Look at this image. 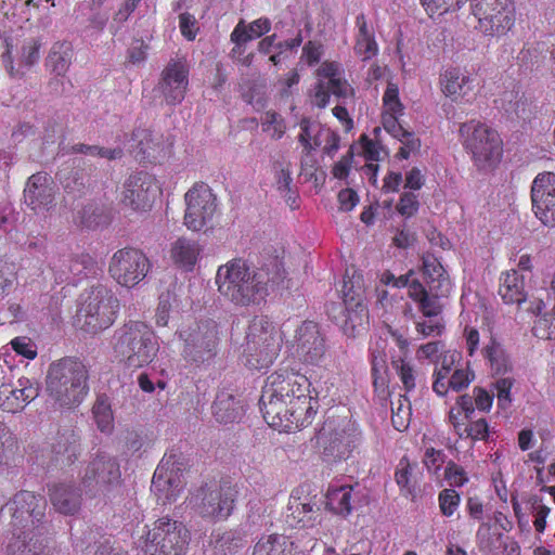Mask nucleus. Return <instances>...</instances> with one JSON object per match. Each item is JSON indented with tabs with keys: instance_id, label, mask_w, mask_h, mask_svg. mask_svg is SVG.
<instances>
[{
	"instance_id": "nucleus-1",
	"label": "nucleus",
	"mask_w": 555,
	"mask_h": 555,
	"mask_svg": "<svg viewBox=\"0 0 555 555\" xmlns=\"http://www.w3.org/2000/svg\"><path fill=\"white\" fill-rule=\"evenodd\" d=\"M309 386L305 375L287 370L268 376L260 398L268 425L279 431H292L309 425L317 404L307 393Z\"/></svg>"
},
{
	"instance_id": "nucleus-2",
	"label": "nucleus",
	"mask_w": 555,
	"mask_h": 555,
	"mask_svg": "<svg viewBox=\"0 0 555 555\" xmlns=\"http://www.w3.org/2000/svg\"><path fill=\"white\" fill-rule=\"evenodd\" d=\"M423 275L426 280L429 291L414 278V272L410 270L406 274L395 276L391 272H384L380 282L384 285L395 287H408V294L418 305V309L428 320L416 323V331L423 337H436L441 335L444 325L437 319L441 311V305L438 299L448 297L452 289V282L442 264L434 256L423 257Z\"/></svg>"
},
{
	"instance_id": "nucleus-3",
	"label": "nucleus",
	"mask_w": 555,
	"mask_h": 555,
	"mask_svg": "<svg viewBox=\"0 0 555 555\" xmlns=\"http://www.w3.org/2000/svg\"><path fill=\"white\" fill-rule=\"evenodd\" d=\"M284 269L278 258L260 268H251L243 259H233L220 266L216 273L219 294L238 307L259 305L269 288L284 279Z\"/></svg>"
},
{
	"instance_id": "nucleus-4",
	"label": "nucleus",
	"mask_w": 555,
	"mask_h": 555,
	"mask_svg": "<svg viewBox=\"0 0 555 555\" xmlns=\"http://www.w3.org/2000/svg\"><path fill=\"white\" fill-rule=\"evenodd\" d=\"M459 137L476 170L488 173L499 166L503 156V140L495 129L472 119L461 124Z\"/></svg>"
},
{
	"instance_id": "nucleus-5",
	"label": "nucleus",
	"mask_w": 555,
	"mask_h": 555,
	"mask_svg": "<svg viewBox=\"0 0 555 555\" xmlns=\"http://www.w3.org/2000/svg\"><path fill=\"white\" fill-rule=\"evenodd\" d=\"M88 372L77 360L65 358L53 362L47 374V391L60 408L79 404L88 392Z\"/></svg>"
},
{
	"instance_id": "nucleus-6",
	"label": "nucleus",
	"mask_w": 555,
	"mask_h": 555,
	"mask_svg": "<svg viewBox=\"0 0 555 555\" xmlns=\"http://www.w3.org/2000/svg\"><path fill=\"white\" fill-rule=\"evenodd\" d=\"M116 358L130 369L150 364L157 356L159 345L152 328L142 322H129L114 335Z\"/></svg>"
},
{
	"instance_id": "nucleus-7",
	"label": "nucleus",
	"mask_w": 555,
	"mask_h": 555,
	"mask_svg": "<svg viewBox=\"0 0 555 555\" xmlns=\"http://www.w3.org/2000/svg\"><path fill=\"white\" fill-rule=\"evenodd\" d=\"M281 345V333L274 324L267 317H255L246 335L245 365L250 370L268 369L276 359Z\"/></svg>"
},
{
	"instance_id": "nucleus-8",
	"label": "nucleus",
	"mask_w": 555,
	"mask_h": 555,
	"mask_svg": "<svg viewBox=\"0 0 555 555\" xmlns=\"http://www.w3.org/2000/svg\"><path fill=\"white\" fill-rule=\"evenodd\" d=\"M118 311L117 297L105 286L99 285L83 298L77 312V324L86 333L98 334L114 324Z\"/></svg>"
},
{
	"instance_id": "nucleus-9",
	"label": "nucleus",
	"mask_w": 555,
	"mask_h": 555,
	"mask_svg": "<svg viewBox=\"0 0 555 555\" xmlns=\"http://www.w3.org/2000/svg\"><path fill=\"white\" fill-rule=\"evenodd\" d=\"M324 438L323 460L330 464L349 459L361 442L358 425L349 417H328L322 429Z\"/></svg>"
},
{
	"instance_id": "nucleus-10",
	"label": "nucleus",
	"mask_w": 555,
	"mask_h": 555,
	"mask_svg": "<svg viewBox=\"0 0 555 555\" xmlns=\"http://www.w3.org/2000/svg\"><path fill=\"white\" fill-rule=\"evenodd\" d=\"M190 542V532L179 520L164 516L149 528L143 541V550L150 555H180Z\"/></svg>"
},
{
	"instance_id": "nucleus-11",
	"label": "nucleus",
	"mask_w": 555,
	"mask_h": 555,
	"mask_svg": "<svg viewBox=\"0 0 555 555\" xmlns=\"http://www.w3.org/2000/svg\"><path fill=\"white\" fill-rule=\"evenodd\" d=\"M237 491L229 486L201 487L186 498L191 511L209 521L225 520L233 512Z\"/></svg>"
},
{
	"instance_id": "nucleus-12",
	"label": "nucleus",
	"mask_w": 555,
	"mask_h": 555,
	"mask_svg": "<svg viewBox=\"0 0 555 555\" xmlns=\"http://www.w3.org/2000/svg\"><path fill=\"white\" fill-rule=\"evenodd\" d=\"M5 506L11 514L12 530L30 533L39 531L48 534L44 521L47 501L43 496L30 491H21Z\"/></svg>"
},
{
	"instance_id": "nucleus-13",
	"label": "nucleus",
	"mask_w": 555,
	"mask_h": 555,
	"mask_svg": "<svg viewBox=\"0 0 555 555\" xmlns=\"http://www.w3.org/2000/svg\"><path fill=\"white\" fill-rule=\"evenodd\" d=\"M470 7L478 22L477 28L485 36H504L515 24L512 0H470Z\"/></svg>"
},
{
	"instance_id": "nucleus-14",
	"label": "nucleus",
	"mask_w": 555,
	"mask_h": 555,
	"mask_svg": "<svg viewBox=\"0 0 555 555\" xmlns=\"http://www.w3.org/2000/svg\"><path fill=\"white\" fill-rule=\"evenodd\" d=\"M181 356L190 362L199 363L215 354L217 331L210 322H193L178 332Z\"/></svg>"
},
{
	"instance_id": "nucleus-15",
	"label": "nucleus",
	"mask_w": 555,
	"mask_h": 555,
	"mask_svg": "<svg viewBox=\"0 0 555 555\" xmlns=\"http://www.w3.org/2000/svg\"><path fill=\"white\" fill-rule=\"evenodd\" d=\"M151 269L149 258L135 248H122L111 258L109 275L124 287H133L145 279Z\"/></svg>"
},
{
	"instance_id": "nucleus-16",
	"label": "nucleus",
	"mask_w": 555,
	"mask_h": 555,
	"mask_svg": "<svg viewBox=\"0 0 555 555\" xmlns=\"http://www.w3.org/2000/svg\"><path fill=\"white\" fill-rule=\"evenodd\" d=\"M461 353L448 351L442 356L440 366L434 372L433 390L438 396H446L449 390L461 391L474 380V373L468 366H460Z\"/></svg>"
},
{
	"instance_id": "nucleus-17",
	"label": "nucleus",
	"mask_w": 555,
	"mask_h": 555,
	"mask_svg": "<svg viewBox=\"0 0 555 555\" xmlns=\"http://www.w3.org/2000/svg\"><path fill=\"white\" fill-rule=\"evenodd\" d=\"M184 224L189 230L199 231L208 225L217 209L216 196L207 184H195L185 195Z\"/></svg>"
},
{
	"instance_id": "nucleus-18",
	"label": "nucleus",
	"mask_w": 555,
	"mask_h": 555,
	"mask_svg": "<svg viewBox=\"0 0 555 555\" xmlns=\"http://www.w3.org/2000/svg\"><path fill=\"white\" fill-rule=\"evenodd\" d=\"M119 480L120 469L116 459L106 453H98L85 468L81 482L86 491L92 494H106Z\"/></svg>"
},
{
	"instance_id": "nucleus-19",
	"label": "nucleus",
	"mask_w": 555,
	"mask_h": 555,
	"mask_svg": "<svg viewBox=\"0 0 555 555\" xmlns=\"http://www.w3.org/2000/svg\"><path fill=\"white\" fill-rule=\"evenodd\" d=\"M477 77L464 67L450 66L439 75V89L451 102L470 104L475 98Z\"/></svg>"
},
{
	"instance_id": "nucleus-20",
	"label": "nucleus",
	"mask_w": 555,
	"mask_h": 555,
	"mask_svg": "<svg viewBox=\"0 0 555 555\" xmlns=\"http://www.w3.org/2000/svg\"><path fill=\"white\" fill-rule=\"evenodd\" d=\"M319 518L318 495L310 492V486L301 485L294 489L287 506V524L291 527L309 528L319 522Z\"/></svg>"
},
{
	"instance_id": "nucleus-21",
	"label": "nucleus",
	"mask_w": 555,
	"mask_h": 555,
	"mask_svg": "<svg viewBox=\"0 0 555 555\" xmlns=\"http://www.w3.org/2000/svg\"><path fill=\"white\" fill-rule=\"evenodd\" d=\"M291 352L299 361L309 364H315L323 358L325 344L317 323L305 321L298 326L291 344Z\"/></svg>"
},
{
	"instance_id": "nucleus-22",
	"label": "nucleus",
	"mask_w": 555,
	"mask_h": 555,
	"mask_svg": "<svg viewBox=\"0 0 555 555\" xmlns=\"http://www.w3.org/2000/svg\"><path fill=\"white\" fill-rule=\"evenodd\" d=\"M158 192L154 177L147 172L130 175L125 181L121 203L134 211H147Z\"/></svg>"
},
{
	"instance_id": "nucleus-23",
	"label": "nucleus",
	"mask_w": 555,
	"mask_h": 555,
	"mask_svg": "<svg viewBox=\"0 0 555 555\" xmlns=\"http://www.w3.org/2000/svg\"><path fill=\"white\" fill-rule=\"evenodd\" d=\"M532 210L546 227H555V173H539L531 185Z\"/></svg>"
},
{
	"instance_id": "nucleus-24",
	"label": "nucleus",
	"mask_w": 555,
	"mask_h": 555,
	"mask_svg": "<svg viewBox=\"0 0 555 555\" xmlns=\"http://www.w3.org/2000/svg\"><path fill=\"white\" fill-rule=\"evenodd\" d=\"M190 65L185 56L171 59L162 73L160 91L167 104L183 101L189 87Z\"/></svg>"
},
{
	"instance_id": "nucleus-25",
	"label": "nucleus",
	"mask_w": 555,
	"mask_h": 555,
	"mask_svg": "<svg viewBox=\"0 0 555 555\" xmlns=\"http://www.w3.org/2000/svg\"><path fill=\"white\" fill-rule=\"evenodd\" d=\"M171 143L163 134L149 129H137L121 147L140 160L156 162L166 156Z\"/></svg>"
},
{
	"instance_id": "nucleus-26",
	"label": "nucleus",
	"mask_w": 555,
	"mask_h": 555,
	"mask_svg": "<svg viewBox=\"0 0 555 555\" xmlns=\"http://www.w3.org/2000/svg\"><path fill=\"white\" fill-rule=\"evenodd\" d=\"M318 75L320 82L313 95L314 105L325 107L328 103L330 93L343 99L352 94V88L343 78V72L337 63H323L318 70Z\"/></svg>"
},
{
	"instance_id": "nucleus-27",
	"label": "nucleus",
	"mask_w": 555,
	"mask_h": 555,
	"mask_svg": "<svg viewBox=\"0 0 555 555\" xmlns=\"http://www.w3.org/2000/svg\"><path fill=\"white\" fill-rule=\"evenodd\" d=\"M184 486L185 480L182 473L175 468L168 460H163L155 469L151 486L157 502L163 505L173 503Z\"/></svg>"
},
{
	"instance_id": "nucleus-28",
	"label": "nucleus",
	"mask_w": 555,
	"mask_h": 555,
	"mask_svg": "<svg viewBox=\"0 0 555 555\" xmlns=\"http://www.w3.org/2000/svg\"><path fill=\"white\" fill-rule=\"evenodd\" d=\"M37 396L38 388L30 379L18 378L15 385L0 387V409L4 412L17 413Z\"/></svg>"
},
{
	"instance_id": "nucleus-29",
	"label": "nucleus",
	"mask_w": 555,
	"mask_h": 555,
	"mask_svg": "<svg viewBox=\"0 0 555 555\" xmlns=\"http://www.w3.org/2000/svg\"><path fill=\"white\" fill-rule=\"evenodd\" d=\"M47 533L39 531H14L8 538L4 552L5 555H47L49 544Z\"/></svg>"
},
{
	"instance_id": "nucleus-30",
	"label": "nucleus",
	"mask_w": 555,
	"mask_h": 555,
	"mask_svg": "<svg viewBox=\"0 0 555 555\" xmlns=\"http://www.w3.org/2000/svg\"><path fill=\"white\" fill-rule=\"evenodd\" d=\"M54 185L51 178L43 172L33 175L24 190V198L33 210L48 208L54 199Z\"/></svg>"
},
{
	"instance_id": "nucleus-31",
	"label": "nucleus",
	"mask_w": 555,
	"mask_h": 555,
	"mask_svg": "<svg viewBox=\"0 0 555 555\" xmlns=\"http://www.w3.org/2000/svg\"><path fill=\"white\" fill-rule=\"evenodd\" d=\"M358 498L351 485H332L326 492V506L337 515L348 516Z\"/></svg>"
},
{
	"instance_id": "nucleus-32",
	"label": "nucleus",
	"mask_w": 555,
	"mask_h": 555,
	"mask_svg": "<svg viewBox=\"0 0 555 555\" xmlns=\"http://www.w3.org/2000/svg\"><path fill=\"white\" fill-rule=\"evenodd\" d=\"M404 106L399 98V88L393 82H388L383 95L382 125L385 130H393L399 124V117L403 115Z\"/></svg>"
},
{
	"instance_id": "nucleus-33",
	"label": "nucleus",
	"mask_w": 555,
	"mask_h": 555,
	"mask_svg": "<svg viewBox=\"0 0 555 555\" xmlns=\"http://www.w3.org/2000/svg\"><path fill=\"white\" fill-rule=\"evenodd\" d=\"M202 253L198 242L180 237L172 243L170 257L180 268L192 270Z\"/></svg>"
},
{
	"instance_id": "nucleus-34",
	"label": "nucleus",
	"mask_w": 555,
	"mask_h": 555,
	"mask_svg": "<svg viewBox=\"0 0 555 555\" xmlns=\"http://www.w3.org/2000/svg\"><path fill=\"white\" fill-rule=\"evenodd\" d=\"M346 315L341 328L348 337H357L367 330L369 311L364 302L345 305Z\"/></svg>"
},
{
	"instance_id": "nucleus-35",
	"label": "nucleus",
	"mask_w": 555,
	"mask_h": 555,
	"mask_svg": "<svg viewBox=\"0 0 555 555\" xmlns=\"http://www.w3.org/2000/svg\"><path fill=\"white\" fill-rule=\"evenodd\" d=\"M499 294L505 304L520 305L526 300L525 278L516 270L502 274Z\"/></svg>"
},
{
	"instance_id": "nucleus-36",
	"label": "nucleus",
	"mask_w": 555,
	"mask_h": 555,
	"mask_svg": "<svg viewBox=\"0 0 555 555\" xmlns=\"http://www.w3.org/2000/svg\"><path fill=\"white\" fill-rule=\"evenodd\" d=\"M49 496L55 511L61 514L72 515L80 506V495L68 485H54L49 491Z\"/></svg>"
},
{
	"instance_id": "nucleus-37",
	"label": "nucleus",
	"mask_w": 555,
	"mask_h": 555,
	"mask_svg": "<svg viewBox=\"0 0 555 555\" xmlns=\"http://www.w3.org/2000/svg\"><path fill=\"white\" fill-rule=\"evenodd\" d=\"M324 138H333L332 130L320 122L302 119L300 121L299 143L307 153L321 147Z\"/></svg>"
},
{
	"instance_id": "nucleus-38",
	"label": "nucleus",
	"mask_w": 555,
	"mask_h": 555,
	"mask_svg": "<svg viewBox=\"0 0 555 555\" xmlns=\"http://www.w3.org/2000/svg\"><path fill=\"white\" fill-rule=\"evenodd\" d=\"M500 101L502 108L506 113L513 114L519 119L527 120L534 113L535 105L533 102L524 94H520L519 91H505L502 93Z\"/></svg>"
},
{
	"instance_id": "nucleus-39",
	"label": "nucleus",
	"mask_w": 555,
	"mask_h": 555,
	"mask_svg": "<svg viewBox=\"0 0 555 555\" xmlns=\"http://www.w3.org/2000/svg\"><path fill=\"white\" fill-rule=\"evenodd\" d=\"M358 34L356 38L354 52L363 61L373 59L378 53V44L375 40L373 31L367 28V24L363 14L356 18Z\"/></svg>"
},
{
	"instance_id": "nucleus-40",
	"label": "nucleus",
	"mask_w": 555,
	"mask_h": 555,
	"mask_svg": "<svg viewBox=\"0 0 555 555\" xmlns=\"http://www.w3.org/2000/svg\"><path fill=\"white\" fill-rule=\"evenodd\" d=\"M294 543L282 534L261 537L254 546L253 555H294Z\"/></svg>"
},
{
	"instance_id": "nucleus-41",
	"label": "nucleus",
	"mask_w": 555,
	"mask_h": 555,
	"mask_svg": "<svg viewBox=\"0 0 555 555\" xmlns=\"http://www.w3.org/2000/svg\"><path fill=\"white\" fill-rule=\"evenodd\" d=\"M73 59V47L69 42H55L48 55L47 67L56 76H64Z\"/></svg>"
},
{
	"instance_id": "nucleus-42",
	"label": "nucleus",
	"mask_w": 555,
	"mask_h": 555,
	"mask_svg": "<svg viewBox=\"0 0 555 555\" xmlns=\"http://www.w3.org/2000/svg\"><path fill=\"white\" fill-rule=\"evenodd\" d=\"M341 294L345 305L364 302L365 285L363 275L356 270H347L343 280Z\"/></svg>"
},
{
	"instance_id": "nucleus-43",
	"label": "nucleus",
	"mask_w": 555,
	"mask_h": 555,
	"mask_svg": "<svg viewBox=\"0 0 555 555\" xmlns=\"http://www.w3.org/2000/svg\"><path fill=\"white\" fill-rule=\"evenodd\" d=\"M212 414L218 423L234 422L240 415V408L234 396L228 391L219 392L212 403Z\"/></svg>"
},
{
	"instance_id": "nucleus-44",
	"label": "nucleus",
	"mask_w": 555,
	"mask_h": 555,
	"mask_svg": "<svg viewBox=\"0 0 555 555\" xmlns=\"http://www.w3.org/2000/svg\"><path fill=\"white\" fill-rule=\"evenodd\" d=\"M482 354L495 374H504L509 370V360L502 346L493 337H490L489 343L483 347Z\"/></svg>"
},
{
	"instance_id": "nucleus-45",
	"label": "nucleus",
	"mask_w": 555,
	"mask_h": 555,
	"mask_svg": "<svg viewBox=\"0 0 555 555\" xmlns=\"http://www.w3.org/2000/svg\"><path fill=\"white\" fill-rule=\"evenodd\" d=\"M271 22L268 17H260L246 25L244 21H240L233 29V38L240 40H254L269 33Z\"/></svg>"
},
{
	"instance_id": "nucleus-46",
	"label": "nucleus",
	"mask_w": 555,
	"mask_h": 555,
	"mask_svg": "<svg viewBox=\"0 0 555 555\" xmlns=\"http://www.w3.org/2000/svg\"><path fill=\"white\" fill-rule=\"evenodd\" d=\"M386 131L401 143L397 154L401 159H408L412 153L420 150L421 140L414 132L404 129L400 124L396 125L393 130Z\"/></svg>"
},
{
	"instance_id": "nucleus-47",
	"label": "nucleus",
	"mask_w": 555,
	"mask_h": 555,
	"mask_svg": "<svg viewBox=\"0 0 555 555\" xmlns=\"http://www.w3.org/2000/svg\"><path fill=\"white\" fill-rule=\"evenodd\" d=\"M93 417L102 433L109 434L114 427V416L106 398L100 397L93 405Z\"/></svg>"
},
{
	"instance_id": "nucleus-48",
	"label": "nucleus",
	"mask_w": 555,
	"mask_h": 555,
	"mask_svg": "<svg viewBox=\"0 0 555 555\" xmlns=\"http://www.w3.org/2000/svg\"><path fill=\"white\" fill-rule=\"evenodd\" d=\"M260 124L262 131L273 140L281 139L286 130L284 118L273 111L266 112L261 116Z\"/></svg>"
},
{
	"instance_id": "nucleus-49",
	"label": "nucleus",
	"mask_w": 555,
	"mask_h": 555,
	"mask_svg": "<svg viewBox=\"0 0 555 555\" xmlns=\"http://www.w3.org/2000/svg\"><path fill=\"white\" fill-rule=\"evenodd\" d=\"M410 418L411 404L405 397L400 396L397 402L392 403L391 421L393 427L399 431H403L409 427Z\"/></svg>"
},
{
	"instance_id": "nucleus-50",
	"label": "nucleus",
	"mask_w": 555,
	"mask_h": 555,
	"mask_svg": "<svg viewBox=\"0 0 555 555\" xmlns=\"http://www.w3.org/2000/svg\"><path fill=\"white\" fill-rule=\"evenodd\" d=\"M74 153H81L90 156H99L107 159H120L124 156L121 146L100 147L96 145L76 144L72 147Z\"/></svg>"
},
{
	"instance_id": "nucleus-51",
	"label": "nucleus",
	"mask_w": 555,
	"mask_h": 555,
	"mask_svg": "<svg viewBox=\"0 0 555 555\" xmlns=\"http://www.w3.org/2000/svg\"><path fill=\"white\" fill-rule=\"evenodd\" d=\"M4 8L9 7L5 15L16 17L18 22L30 20V8L36 7L34 0H3Z\"/></svg>"
},
{
	"instance_id": "nucleus-52",
	"label": "nucleus",
	"mask_w": 555,
	"mask_h": 555,
	"mask_svg": "<svg viewBox=\"0 0 555 555\" xmlns=\"http://www.w3.org/2000/svg\"><path fill=\"white\" fill-rule=\"evenodd\" d=\"M275 178L279 192L286 198V202L292 208L297 207L296 195L292 190L293 178L291 170L281 168L276 171Z\"/></svg>"
},
{
	"instance_id": "nucleus-53",
	"label": "nucleus",
	"mask_w": 555,
	"mask_h": 555,
	"mask_svg": "<svg viewBox=\"0 0 555 555\" xmlns=\"http://www.w3.org/2000/svg\"><path fill=\"white\" fill-rule=\"evenodd\" d=\"M423 463L429 474L440 478L441 469L446 463V454L442 450H436L431 447L426 448Z\"/></svg>"
},
{
	"instance_id": "nucleus-54",
	"label": "nucleus",
	"mask_w": 555,
	"mask_h": 555,
	"mask_svg": "<svg viewBox=\"0 0 555 555\" xmlns=\"http://www.w3.org/2000/svg\"><path fill=\"white\" fill-rule=\"evenodd\" d=\"M426 12L430 15H442L451 10L460 9L466 0H421Z\"/></svg>"
},
{
	"instance_id": "nucleus-55",
	"label": "nucleus",
	"mask_w": 555,
	"mask_h": 555,
	"mask_svg": "<svg viewBox=\"0 0 555 555\" xmlns=\"http://www.w3.org/2000/svg\"><path fill=\"white\" fill-rule=\"evenodd\" d=\"M460 438H469L472 440H485L489 434V425L485 418L477 421H468L465 427L462 428Z\"/></svg>"
},
{
	"instance_id": "nucleus-56",
	"label": "nucleus",
	"mask_w": 555,
	"mask_h": 555,
	"mask_svg": "<svg viewBox=\"0 0 555 555\" xmlns=\"http://www.w3.org/2000/svg\"><path fill=\"white\" fill-rule=\"evenodd\" d=\"M412 467L409 461L403 457L400 460L395 473V479L404 494H412L414 487L411 483Z\"/></svg>"
},
{
	"instance_id": "nucleus-57",
	"label": "nucleus",
	"mask_w": 555,
	"mask_h": 555,
	"mask_svg": "<svg viewBox=\"0 0 555 555\" xmlns=\"http://www.w3.org/2000/svg\"><path fill=\"white\" fill-rule=\"evenodd\" d=\"M215 548L221 553L232 552L242 545L234 531L216 532L214 535Z\"/></svg>"
},
{
	"instance_id": "nucleus-58",
	"label": "nucleus",
	"mask_w": 555,
	"mask_h": 555,
	"mask_svg": "<svg viewBox=\"0 0 555 555\" xmlns=\"http://www.w3.org/2000/svg\"><path fill=\"white\" fill-rule=\"evenodd\" d=\"M392 366L396 370L404 388L409 391L415 387V373L410 362L400 358L392 361Z\"/></svg>"
},
{
	"instance_id": "nucleus-59",
	"label": "nucleus",
	"mask_w": 555,
	"mask_h": 555,
	"mask_svg": "<svg viewBox=\"0 0 555 555\" xmlns=\"http://www.w3.org/2000/svg\"><path fill=\"white\" fill-rule=\"evenodd\" d=\"M361 147L365 159L371 162L370 164L366 165L365 170L367 173H371L373 176L375 182L378 166L374 162L378 160L379 147L374 141L369 140L366 138L362 139Z\"/></svg>"
},
{
	"instance_id": "nucleus-60",
	"label": "nucleus",
	"mask_w": 555,
	"mask_h": 555,
	"mask_svg": "<svg viewBox=\"0 0 555 555\" xmlns=\"http://www.w3.org/2000/svg\"><path fill=\"white\" fill-rule=\"evenodd\" d=\"M533 335L540 339L555 338V320L552 314L540 317L532 328Z\"/></svg>"
},
{
	"instance_id": "nucleus-61",
	"label": "nucleus",
	"mask_w": 555,
	"mask_h": 555,
	"mask_svg": "<svg viewBox=\"0 0 555 555\" xmlns=\"http://www.w3.org/2000/svg\"><path fill=\"white\" fill-rule=\"evenodd\" d=\"M460 495L453 489H444L439 494V507L442 515L450 517L457 509Z\"/></svg>"
},
{
	"instance_id": "nucleus-62",
	"label": "nucleus",
	"mask_w": 555,
	"mask_h": 555,
	"mask_svg": "<svg viewBox=\"0 0 555 555\" xmlns=\"http://www.w3.org/2000/svg\"><path fill=\"white\" fill-rule=\"evenodd\" d=\"M10 345L14 352L26 359L33 360L37 357V346L28 337H15L11 340Z\"/></svg>"
},
{
	"instance_id": "nucleus-63",
	"label": "nucleus",
	"mask_w": 555,
	"mask_h": 555,
	"mask_svg": "<svg viewBox=\"0 0 555 555\" xmlns=\"http://www.w3.org/2000/svg\"><path fill=\"white\" fill-rule=\"evenodd\" d=\"M418 207L417 195L412 192H404L401 194L399 203L397 204V211L401 216L410 218L417 212Z\"/></svg>"
},
{
	"instance_id": "nucleus-64",
	"label": "nucleus",
	"mask_w": 555,
	"mask_h": 555,
	"mask_svg": "<svg viewBox=\"0 0 555 555\" xmlns=\"http://www.w3.org/2000/svg\"><path fill=\"white\" fill-rule=\"evenodd\" d=\"M179 28L181 35L189 41H193L199 30L196 18L186 12L179 15Z\"/></svg>"
}]
</instances>
